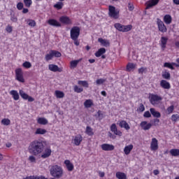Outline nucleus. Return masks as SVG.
I'll return each instance as SVG.
<instances>
[{
  "label": "nucleus",
  "mask_w": 179,
  "mask_h": 179,
  "mask_svg": "<svg viewBox=\"0 0 179 179\" xmlns=\"http://www.w3.org/2000/svg\"><path fill=\"white\" fill-rule=\"evenodd\" d=\"M47 141L43 140H34L29 143L28 147V150L31 155L33 156H38V155H41V157L42 159H48L51 156V153H52V150H51V147H47Z\"/></svg>",
  "instance_id": "1"
},
{
  "label": "nucleus",
  "mask_w": 179,
  "mask_h": 179,
  "mask_svg": "<svg viewBox=\"0 0 179 179\" xmlns=\"http://www.w3.org/2000/svg\"><path fill=\"white\" fill-rule=\"evenodd\" d=\"M50 173L54 178H61L64 176V169L58 165H53L50 169Z\"/></svg>",
  "instance_id": "2"
},
{
  "label": "nucleus",
  "mask_w": 179,
  "mask_h": 179,
  "mask_svg": "<svg viewBox=\"0 0 179 179\" xmlns=\"http://www.w3.org/2000/svg\"><path fill=\"white\" fill-rule=\"evenodd\" d=\"M114 27L116 30H118V31H121L122 33H128V31L132 30V24L123 25L120 23H115Z\"/></svg>",
  "instance_id": "3"
},
{
  "label": "nucleus",
  "mask_w": 179,
  "mask_h": 179,
  "mask_svg": "<svg viewBox=\"0 0 179 179\" xmlns=\"http://www.w3.org/2000/svg\"><path fill=\"white\" fill-rule=\"evenodd\" d=\"M108 16L112 19H118L120 17V11L115 9L113 6H108Z\"/></svg>",
  "instance_id": "4"
},
{
  "label": "nucleus",
  "mask_w": 179,
  "mask_h": 179,
  "mask_svg": "<svg viewBox=\"0 0 179 179\" xmlns=\"http://www.w3.org/2000/svg\"><path fill=\"white\" fill-rule=\"evenodd\" d=\"M162 100H163V98L157 94H152L150 96V102L152 106H157V104L160 103Z\"/></svg>",
  "instance_id": "5"
},
{
  "label": "nucleus",
  "mask_w": 179,
  "mask_h": 179,
  "mask_svg": "<svg viewBox=\"0 0 179 179\" xmlns=\"http://www.w3.org/2000/svg\"><path fill=\"white\" fill-rule=\"evenodd\" d=\"M15 79L20 83H24V77L23 76V70L20 68L16 69L15 71Z\"/></svg>",
  "instance_id": "6"
},
{
  "label": "nucleus",
  "mask_w": 179,
  "mask_h": 179,
  "mask_svg": "<svg viewBox=\"0 0 179 179\" xmlns=\"http://www.w3.org/2000/svg\"><path fill=\"white\" fill-rule=\"evenodd\" d=\"M80 36V28L79 27H73L70 31L71 38H79Z\"/></svg>",
  "instance_id": "7"
},
{
  "label": "nucleus",
  "mask_w": 179,
  "mask_h": 179,
  "mask_svg": "<svg viewBox=\"0 0 179 179\" xmlns=\"http://www.w3.org/2000/svg\"><path fill=\"white\" fill-rule=\"evenodd\" d=\"M157 24L159 31H161V33H167V27H166L164 22L160 18L157 19Z\"/></svg>",
  "instance_id": "8"
},
{
  "label": "nucleus",
  "mask_w": 179,
  "mask_h": 179,
  "mask_svg": "<svg viewBox=\"0 0 179 179\" xmlns=\"http://www.w3.org/2000/svg\"><path fill=\"white\" fill-rule=\"evenodd\" d=\"M19 94H20V96H21V97H22V99H23V100H28V101L29 103L34 101V98H33L31 96H29V94H27L26 92H24V91H23L22 90H19Z\"/></svg>",
  "instance_id": "9"
},
{
  "label": "nucleus",
  "mask_w": 179,
  "mask_h": 179,
  "mask_svg": "<svg viewBox=\"0 0 179 179\" xmlns=\"http://www.w3.org/2000/svg\"><path fill=\"white\" fill-rule=\"evenodd\" d=\"M159 149V141L157 138H152L150 143V150L156 152Z\"/></svg>",
  "instance_id": "10"
},
{
  "label": "nucleus",
  "mask_w": 179,
  "mask_h": 179,
  "mask_svg": "<svg viewBox=\"0 0 179 179\" xmlns=\"http://www.w3.org/2000/svg\"><path fill=\"white\" fill-rule=\"evenodd\" d=\"M59 20L60 23H62V24H66V25L72 24V20H71V18H69V17L66 15L61 16L59 18Z\"/></svg>",
  "instance_id": "11"
},
{
  "label": "nucleus",
  "mask_w": 179,
  "mask_h": 179,
  "mask_svg": "<svg viewBox=\"0 0 179 179\" xmlns=\"http://www.w3.org/2000/svg\"><path fill=\"white\" fill-rule=\"evenodd\" d=\"M102 150L105 152H111L115 149V147L113 144L103 143L101 145Z\"/></svg>",
  "instance_id": "12"
},
{
  "label": "nucleus",
  "mask_w": 179,
  "mask_h": 179,
  "mask_svg": "<svg viewBox=\"0 0 179 179\" xmlns=\"http://www.w3.org/2000/svg\"><path fill=\"white\" fill-rule=\"evenodd\" d=\"M110 131L111 132H113L115 135H117V136H122V131L118 130L117 128V124L115 123H113L110 126Z\"/></svg>",
  "instance_id": "13"
},
{
  "label": "nucleus",
  "mask_w": 179,
  "mask_h": 179,
  "mask_svg": "<svg viewBox=\"0 0 179 179\" xmlns=\"http://www.w3.org/2000/svg\"><path fill=\"white\" fill-rule=\"evenodd\" d=\"M73 141L76 146H79L83 141V137L80 134H77L76 136H75L74 139Z\"/></svg>",
  "instance_id": "14"
},
{
  "label": "nucleus",
  "mask_w": 179,
  "mask_h": 179,
  "mask_svg": "<svg viewBox=\"0 0 179 179\" xmlns=\"http://www.w3.org/2000/svg\"><path fill=\"white\" fill-rule=\"evenodd\" d=\"M48 69L52 72H62L63 71L62 67L59 68L56 64H49Z\"/></svg>",
  "instance_id": "15"
},
{
  "label": "nucleus",
  "mask_w": 179,
  "mask_h": 179,
  "mask_svg": "<svg viewBox=\"0 0 179 179\" xmlns=\"http://www.w3.org/2000/svg\"><path fill=\"white\" fill-rule=\"evenodd\" d=\"M167 41H169V38L166 36L161 37V39L159 41V45L162 48V50H164L167 45Z\"/></svg>",
  "instance_id": "16"
},
{
  "label": "nucleus",
  "mask_w": 179,
  "mask_h": 179,
  "mask_svg": "<svg viewBox=\"0 0 179 179\" xmlns=\"http://www.w3.org/2000/svg\"><path fill=\"white\" fill-rule=\"evenodd\" d=\"M118 125L120 128H124L126 129V131H129V129H131V127H129V124L125 120L119 121Z\"/></svg>",
  "instance_id": "17"
},
{
  "label": "nucleus",
  "mask_w": 179,
  "mask_h": 179,
  "mask_svg": "<svg viewBox=\"0 0 179 179\" xmlns=\"http://www.w3.org/2000/svg\"><path fill=\"white\" fill-rule=\"evenodd\" d=\"M160 86L161 87H162V89H165L166 90L171 89V85H170V83H169L166 80H162L160 81Z\"/></svg>",
  "instance_id": "18"
},
{
  "label": "nucleus",
  "mask_w": 179,
  "mask_h": 179,
  "mask_svg": "<svg viewBox=\"0 0 179 179\" xmlns=\"http://www.w3.org/2000/svg\"><path fill=\"white\" fill-rule=\"evenodd\" d=\"M140 127L143 129L144 131H148L152 128V123H148L146 121H143L140 124Z\"/></svg>",
  "instance_id": "19"
},
{
  "label": "nucleus",
  "mask_w": 179,
  "mask_h": 179,
  "mask_svg": "<svg viewBox=\"0 0 179 179\" xmlns=\"http://www.w3.org/2000/svg\"><path fill=\"white\" fill-rule=\"evenodd\" d=\"M48 24L50 26H53L54 27H61L62 24L59 23V22L57 21L55 19H50L48 20Z\"/></svg>",
  "instance_id": "20"
},
{
  "label": "nucleus",
  "mask_w": 179,
  "mask_h": 179,
  "mask_svg": "<svg viewBox=\"0 0 179 179\" xmlns=\"http://www.w3.org/2000/svg\"><path fill=\"white\" fill-rule=\"evenodd\" d=\"M64 164H65L68 171H73L75 166H73V164H72V162H71V161L69 159L65 160Z\"/></svg>",
  "instance_id": "21"
},
{
  "label": "nucleus",
  "mask_w": 179,
  "mask_h": 179,
  "mask_svg": "<svg viewBox=\"0 0 179 179\" xmlns=\"http://www.w3.org/2000/svg\"><path fill=\"white\" fill-rule=\"evenodd\" d=\"M173 65L174 66H176V68H179V64L177 63H174V62H172V63L165 62L164 64V67L169 68V69H171V71H174V66H173Z\"/></svg>",
  "instance_id": "22"
},
{
  "label": "nucleus",
  "mask_w": 179,
  "mask_h": 179,
  "mask_svg": "<svg viewBox=\"0 0 179 179\" xmlns=\"http://www.w3.org/2000/svg\"><path fill=\"white\" fill-rule=\"evenodd\" d=\"M159 0H150L146 3V8L145 9H150V8L153 6H156L157 3H159Z\"/></svg>",
  "instance_id": "23"
},
{
  "label": "nucleus",
  "mask_w": 179,
  "mask_h": 179,
  "mask_svg": "<svg viewBox=\"0 0 179 179\" xmlns=\"http://www.w3.org/2000/svg\"><path fill=\"white\" fill-rule=\"evenodd\" d=\"M136 68V64H134L132 62H129L127 64L126 71H127V72H131V71H134Z\"/></svg>",
  "instance_id": "24"
},
{
  "label": "nucleus",
  "mask_w": 179,
  "mask_h": 179,
  "mask_svg": "<svg viewBox=\"0 0 179 179\" xmlns=\"http://www.w3.org/2000/svg\"><path fill=\"white\" fill-rule=\"evenodd\" d=\"M150 112L151 113L154 118H160V117H162V114L160 113V112L157 111L155 108H150Z\"/></svg>",
  "instance_id": "25"
},
{
  "label": "nucleus",
  "mask_w": 179,
  "mask_h": 179,
  "mask_svg": "<svg viewBox=\"0 0 179 179\" xmlns=\"http://www.w3.org/2000/svg\"><path fill=\"white\" fill-rule=\"evenodd\" d=\"M10 96H12L13 100L15 101H17L19 99H20V96H19V92H17V90H13L10 92Z\"/></svg>",
  "instance_id": "26"
},
{
  "label": "nucleus",
  "mask_w": 179,
  "mask_h": 179,
  "mask_svg": "<svg viewBox=\"0 0 179 179\" xmlns=\"http://www.w3.org/2000/svg\"><path fill=\"white\" fill-rule=\"evenodd\" d=\"M106 48H101L98 50V51H96L94 53L95 57H96V58H100L101 56H102L103 55L106 54Z\"/></svg>",
  "instance_id": "27"
},
{
  "label": "nucleus",
  "mask_w": 179,
  "mask_h": 179,
  "mask_svg": "<svg viewBox=\"0 0 179 179\" xmlns=\"http://www.w3.org/2000/svg\"><path fill=\"white\" fill-rule=\"evenodd\" d=\"M164 22L166 24H171V22H173V18L171 17V15L166 14L164 16Z\"/></svg>",
  "instance_id": "28"
},
{
  "label": "nucleus",
  "mask_w": 179,
  "mask_h": 179,
  "mask_svg": "<svg viewBox=\"0 0 179 179\" xmlns=\"http://www.w3.org/2000/svg\"><path fill=\"white\" fill-rule=\"evenodd\" d=\"M132 149H134V145L130 144L129 145H126L124 148V155H129V153H131V152L132 151Z\"/></svg>",
  "instance_id": "29"
},
{
  "label": "nucleus",
  "mask_w": 179,
  "mask_h": 179,
  "mask_svg": "<svg viewBox=\"0 0 179 179\" xmlns=\"http://www.w3.org/2000/svg\"><path fill=\"white\" fill-rule=\"evenodd\" d=\"M92 106H94V103H93V100L92 99H87L84 102V107L85 108H90V107H92Z\"/></svg>",
  "instance_id": "30"
},
{
  "label": "nucleus",
  "mask_w": 179,
  "mask_h": 179,
  "mask_svg": "<svg viewBox=\"0 0 179 179\" xmlns=\"http://www.w3.org/2000/svg\"><path fill=\"white\" fill-rule=\"evenodd\" d=\"M99 43H100L103 47H110V41L103 39V38H99L98 39Z\"/></svg>",
  "instance_id": "31"
},
{
  "label": "nucleus",
  "mask_w": 179,
  "mask_h": 179,
  "mask_svg": "<svg viewBox=\"0 0 179 179\" xmlns=\"http://www.w3.org/2000/svg\"><path fill=\"white\" fill-rule=\"evenodd\" d=\"M37 122L40 125H47V124H48V120L45 117H38L37 119Z\"/></svg>",
  "instance_id": "32"
},
{
  "label": "nucleus",
  "mask_w": 179,
  "mask_h": 179,
  "mask_svg": "<svg viewBox=\"0 0 179 179\" xmlns=\"http://www.w3.org/2000/svg\"><path fill=\"white\" fill-rule=\"evenodd\" d=\"M55 96H56L57 99H64V97H65V94L62 91L56 90L55 92Z\"/></svg>",
  "instance_id": "33"
},
{
  "label": "nucleus",
  "mask_w": 179,
  "mask_h": 179,
  "mask_svg": "<svg viewBox=\"0 0 179 179\" xmlns=\"http://www.w3.org/2000/svg\"><path fill=\"white\" fill-rule=\"evenodd\" d=\"M45 134H47V130L42 128H38L35 131V135H45Z\"/></svg>",
  "instance_id": "34"
},
{
  "label": "nucleus",
  "mask_w": 179,
  "mask_h": 179,
  "mask_svg": "<svg viewBox=\"0 0 179 179\" xmlns=\"http://www.w3.org/2000/svg\"><path fill=\"white\" fill-rule=\"evenodd\" d=\"M116 178L117 179H127V174L124 172H117L116 173Z\"/></svg>",
  "instance_id": "35"
},
{
  "label": "nucleus",
  "mask_w": 179,
  "mask_h": 179,
  "mask_svg": "<svg viewBox=\"0 0 179 179\" xmlns=\"http://www.w3.org/2000/svg\"><path fill=\"white\" fill-rule=\"evenodd\" d=\"M78 85H79V86H83V87H85L86 89L89 87V83L87 80H78Z\"/></svg>",
  "instance_id": "36"
},
{
  "label": "nucleus",
  "mask_w": 179,
  "mask_h": 179,
  "mask_svg": "<svg viewBox=\"0 0 179 179\" xmlns=\"http://www.w3.org/2000/svg\"><path fill=\"white\" fill-rule=\"evenodd\" d=\"M85 134H87L88 136H93L94 135V133L93 132V129H92L90 126H87L86 127Z\"/></svg>",
  "instance_id": "37"
},
{
  "label": "nucleus",
  "mask_w": 179,
  "mask_h": 179,
  "mask_svg": "<svg viewBox=\"0 0 179 179\" xmlns=\"http://www.w3.org/2000/svg\"><path fill=\"white\" fill-rule=\"evenodd\" d=\"M50 52H52V55L55 57V58H61L62 57V54L58 52V50H51Z\"/></svg>",
  "instance_id": "38"
},
{
  "label": "nucleus",
  "mask_w": 179,
  "mask_h": 179,
  "mask_svg": "<svg viewBox=\"0 0 179 179\" xmlns=\"http://www.w3.org/2000/svg\"><path fill=\"white\" fill-rule=\"evenodd\" d=\"M170 154L171 155V156L177 157V156H179V149H171L170 150Z\"/></svg>",
  "instance_id": "39"
},
{
  "label": "nucleus",
  "mask_w": 179,
  "mask_h": 179,
  "mask_svg": "<svg viewBox=\"0 0 179 179\" xmlns=\"http://www.w3.org/2000/svg\"><path fill=\"white\" fill-rule=\"evenodd\" d=\"M27 24L30 26V27H36V21L34 20L28 19L26 20Z\"/></svg>",
  "instance_id": "40"
},
{
  "label": "nucleus",
  "mask_w": 179,
  "mask_h": 179,
  "mask_svg": "<svg viewBox=\"0 0 179 179\" xmlns=\"http://www.w3.org/2000/svg\"><path fill=\"white\" fill-rule=\"evenodd\" d=\"M80 60H73L70 62V68L73 69L78 66Z\"/></svg>",
  "instance_id": "41"
},
{
  "label": "nucleus",
  "mask_w": 179,
  "mask_h": 179,
  "mask_svg": "<svg viewBox=\"0 0 179 179\" xmlns=\"http://www.w3.org/2000/svg\"><path fill=\"white\" fill-rule=\"evenodd\" d=\"M73 90L75 93H82V92H83V87H79L78 85H74Z\"/></svg>",
  "instance_id": "42"
},
{
  "label": "nucleus",
  "mask_w": 179,
  "mask_h": 179,
  "mask_svg": "<svg viewBox=\"0 0 179 179\" xmlns=\"http://www.w3.org/2000/svg\"><path fill=\"white\" fill-rule=\"evenodd\" d=\"M54 57L52 56V53L51 52V50H50L49 53L46 54L45 56V59L47 62L51 61V59H52Z\"/></svg>",
  "instance_id": "43"
},
{
  "label": "nucleus",
  "mask_w": 179,
  "mask_h": 179,
  "mask_svg": "<svg viewBox=\"0 0 179 179\" xmlns=\"http://www.w3.org/2000/svg\"><path fill=\"white\" fill-rule=\"evenodd\" d=\"M64 7V3L62 2H57L56 4L54 5V8L57 9V10H60Z\"/></svg>",
  "instance_id": "44"
},
{
  "label": "nucleus",
  "mask_w": 179,
  "mask_h": 179,
  "mask_svg": "<svg viewBox=\"0 0 179 179\" xmlns=\"http://www.w3.org/2000/svg\"><path fill=\"white\" fill-rule=\"evenodd\" d=\"M138 72L141 75H143V73H146V72H148V68L142 66L140 69H138Z\"/></svg>",
  "instance_id": "45"
},
{
  "label": "nucleus",
  "mask_w": 179,
  "mask_h": 179,
  "mask_svg": "<svg viewBox=\"0 0 179 179\" xmlns=\"http://www.w3.org/2000/svg\"><path fill=\"white\" fill-rule=\"evenodd\" d=\"M1 124L2 125H6V127H8V125L10 124V120H9L8 118H3L1 120Z\"/></svg>",
  "instance_id": "46"
},
{
  "label": "nucleus",
  "mask_w": 179,
  "mask_h": 179,
  "mask_svg": "<svg viewBox=\"0 0 179 179\" xmlns=\"http://www.w3.org/2000/svg\"><path fill=\"white\" fill-rule=\"evenodd\" d=\"M24 6L26 8H30L31 5L33 4V1L31 0H24Z\"/></svg>",
  "instance_id": "47"
},
{
  "label": "nucleus",
  "mask_w": 179,
  "mask_h": 179,
  "mask_svg": "<svg viewBox=\"0 0 179 179\" xmlns=\"http://www.w3.org/2000/svg\"><path fill=\"white\" fill-rule=\"evenodd\" d=\"M179 120V115L178 114H173L171 116V121L173 122H177Z\"/></svg>",
  "instance_id": "48"
},
{
  "label": "nucleus",
  "mask_w": 179,
  "mask_h": 179,
  "mask_svg": "<svg viewBox=\"0 0 179 179\" xmlns=\"http://www.w3.org/2000/svg\"><path fill=\"white\" fill-rule=\"evenodd\" d=\"M170 73L167 71H165L164 73H162V78L164 79H166V80H170Z\"/></svg>",
  "instance_id": "49"
},
{
  "label": "nucleus",
  "mask_w": 179,
  "mask_h": 179,
  "mask_svg": "<svg viewBox=\"0 0 179 179\" xmlns=\"http://www.w3.org/2000/svg\"><path fill=\"white\" fill-rule=\"evenodd\" d=\"M22 66L29 69L31 66V63H30L29 62H24L22 64Z\"/></svg>",
  "instance_id": "50"
},
{
  "label": "nucleus",
  "mask_w": 179,
  "mask_h": 179,
  "mask_svg": "<svg viewBox=\"0 0 179 179\" xmlns=\"http://www.w3.org/2000/svg\"><path fill=\"white\" fill-rule=\"evenodd\" d=\"M137 111H139L140 113H143V111H145V106H143V103H140Z\"/></svg>",
  "instance_id": "51"
},
{
  "label": "nucleus",
  "mask_w": 179,
  "mask_h": 179,
  "mask_svg": "<svg viewBox=\"0 0 179 179\" xmlns=\"http://www.w3.org/2000/svg\"><path fill=\"white\" fill-rule=\"evenodd\" d=\"M166 111L168 114H171L173 113V111H174V106L171 105V106L168 107L166 109Z\"/></svg>",
  "instance_id": "52"
},
{
  "label": "nucleus",
  "mask_w": 179,
  "mask_h": 179,
  "mask_svg": "<svg viewBox=\"0 0 179 179\" xmlns=\"http://www.w3.org/2000/svg\"><path fill=\"white\" fill-rule=\"evenodd\" d=\"M6 31H7V33H12V31H13V27L9 24L7 25V27H6Z\"/></svg>",
  "instance_id": "53"
},
{
  "label": "nucleus",
  "mask_w": 179,
  "mask_h": 179,
  "mask_svg": "<svg viewBox=\"0 0 179 179\" xmlns=\"http://www.w3.org/2000/svg\"><path fill=\"white\" fill-rule=\"evenodd\" d=\"M143 117L144 118H150V117H152V113L147 110L144 113Z\"/></svg>",
  "instance_id": "54"
},
{
  "label": "nucleus",
  "mask_w": 179,
  "mask_h": 179,
  "mask_svg": "<svg viewBox=\"0 0 179 179\" xmlns=\"http://www.w3.org/2000/svg\"><path fill=\"white\" fill-rule=\"evenodd\" d=\"M106 82V79L100 78L97 79L96 81V85H103Z\"/></svg>",
  "instance_id": "55"
},
{
  "label": "nucleus",
  "mask_w": 179,
  "mask_h": 179,
  "mask_svg": "<svg viewBox=\"0 0 179 179\" xmlns=\"http://www.w3.org/2000/svg\"><path fill=\"white\" fill-rule=\"evenodd\" d=\"M159 122H160V120H159L157 117L155 118L153 120V125H154V127H157L159 125Z\"/></svg>",
  "instance_id": "56"
},
{
  "label": "nucleus",
  "mask_w": 179,
  "mask_h": 179,
  "mask_svg": "<svg viewBox=\"0 0 179 179\" xmlns=\"http://www.w3.org/2000/svg\"><path fill=\"white\" fill-rule=\"evenodd\" d=\"M78 38H71V40H73L75 45H76L77 47L79 46L80 44V42H79V40H78Z\"/></svg>",
  "instance_id": "57"
},
{
  "label": "nucleus",
  "mask_w": 179,
  "mask_h": 179,
  "mask_svg": "<svg viewBox=\"0 0 179 179\" xmlns=\"http://www.w3.org/2000/svg\"><path fill=\"white\" fill-rule=\"evenodd\" d=\"M23 6H24L23 3L19 2L17 4V9H18V10H22V9H23Z\"/></svg>",
  "instance_id": "58"
},
{
  "label": "nucleus",
  "mask_w": 179,
  "mask_h": 179,
  "mask_svg": "<svg viewBox=\"0 0 179 179\" xmlns=\"http://www.w3.org/2000/svg\"><path fill=\"white\" fill-rule=\"evenodd\" d=\"M29 160L31 162V163H36V157L31 155L29 157Z\"/></svg>",
  "instance_id": "59"
},
{
  "label": "nucleus",
  "mask_w": 179,
  "mask_h": 179,
  "mask_svg": "<svg viewBox=\"0 0 179 179\" xmlns=\"http://www.w3.org/2000/svg\"><path fill=\"white\" fill-rule=\"evenodd\" d=\"M97 115L99 117V118H100L101 120L103 118V113H101V110H98L97 112Z\"/></svg>",
  "instance_id": "60"
},
{
  "label": "nucleus",
  "mask_w": 179,
  "mask_h": 179,
  "mask_svg": "<svg viewBox=\"0 0 179 179\" xmlns=\"http://www.w3.org/2000/svg\"><path fill=\"white\" fill-rule=\"evenodd\" d=\"M11 22H13V23H16L17 22V17H15V15L12 16L10 17Z\"/></svg>",
  "instance_id": "61"
},
{
  "label": "nucleus",
  "mask_w": 179,
  "mask_h": 179,
  "mask_svg": "<svg viewBox=\"0 0 179 179\" xmlns=\"http://www.w3.org/2000/svg\"><path fill=\"white\" fill-rule=\"evenodd\" d=\"M128 8H129V10H131V11L134 10V5L131 4V3H129Z\"/></svg>",
  "instance_id": "62"
},
{
  "label": "nucleus",
  "mask_w": 179,
  "mask_h": 179,
  "mask_svg": "<svg viewBox=\"0 0 179 179\" xmlns=\"http://www.w3.org/2000/svg\"><path fill=\"white\" fill-rule=\"evenodd\" d=\"M34 178H35V179H47L45 177H44V176H34Z\"/></svg>",
  "instance_id": "63"
},
{
  "label": "nucleus",
  "mask_w": 179,
  "mask_h": 179,
  "mask_svg": "<svg viewBox=\"0 0 179 179\" xmlns=\"http://www.w3.org/2000/svg\"><path fill=\"white\" fill-rule=\"evenodd\" d=\"M23 179H36V178H34V176H27Z\"/></svg>",
  "instance_id": "64"
}]
</instances>
